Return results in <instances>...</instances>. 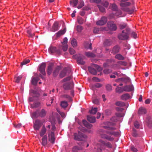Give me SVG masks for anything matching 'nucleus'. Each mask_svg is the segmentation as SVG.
<instances>
[{
    "instance_id": "f257e3e1",
    "label": "nucleus",
    "mask_w": 152,
    "mask_h": 152,
    "mask_svg": "<svg viewBox=\"0 0 152 152\" xmlns=\"http://www.w3.org/2000/svg\"><path fill=\"white\" fill-rule=\"evenodd\" d=\"M131 33L130 29L126 28L125 30L122 31V32L118 34V38L121 40H127L129 38V34Z\"/></svg>"
},
{
    "instance_id": "f03ea898",
    "label": "nucleus",
    "mask_w": 152,
    "mask_h": 152,
    "mask_svg": "<svg viewBox=\"0 0 152 152\" xmlns=\"http://www.w3.org/2000/svg\"><path fill=\"white\" fill-rule=\"evenodd\" d=\"M107 131L103 129H100L98 130V133L99 134L101 138L106 139L110 141H113V138L105 134V133H107Z\"/></svg>"
},
{
    "instance_id": "7ed1b4c3",
    "label": "nucleus",
    "mask_w": 152,
    "mask_h": 152,
    "mask_svg": "<svg viewBox=\"0 0 152 152\" xmlns=\"http://www.w3.org/2000/svg\"><path fill=\"white\" fill-rule=\"evenodd\" d=\"M131 3L129 2H122L120 4V5L121 7V9L124 11L129 12L130 13H132L134 11L133 10H130L126 7L130 6Z\"/></svg>"
},
{
    "instance_id": "20e7f679",
    "label": "nucleus",
    "mask_w": 152,
    "mask_h": 152,
    "mask_svg": "<svg viewBox=\"0 0 152 152\" xmlns=\"http://www.w3.org/2000/svg\"><path fill=\"white\" fill-rule=\"evenodd\" d=\"M74 139L78 141L83 140V138L86 137V135L80 132H78V133H74Z\"/></svg>"
},
{
    "instance_id": "39448f33",
    "label": "nucleus",
    "mask_w": 152,
    "mask_h": 152,
    "mask_svg": "<svg viewBox=\"0 0 152 152\" xmlns=\"http://www.w3.org/2000/svg\"><path fill=\"white\" fill-rule=\"evenodd\" d=\"M74 87V83L73 82L66 83L63 85L64 88L66 90H71Z\"/></svg>"
},
{
    "instance_id": "423d86ee",
    "label": "nucleus",
    "mask_w": 152,
    "mask_h": 152,
    "mask_svg": "<svg viewBox=\"0 0 152 152\" xmlns=\"http://www.w3.org/2000/svg\"><path fill=\"white\" fill-rule=\"evenodd\" d=\"M45 67L46 64L45 63H42L39 66V70L41 74L44 75H46L45 72Z\"/></svg>"
},
{
    "instance_id": "0eeeda50",
    "label": "nucleus",
    "mask_w": 152,
    "mask_h": 152,
    "mask_svg": "<svg viewBox=\"0 0 152 152\" xmlns=\"http://www.w3.org/2000/svg\"><path fill=\"white\" fill-rule=\"evenodd\" d=\"M107 21V17L105 16H103L100 20L97 22L96 24L97 25H103L106 24Z\"/></svg>"
},
{
    "instance_id": "6e6552de",
    "label": "nucleus",
    "mask_w": 152,
    "mask_h": 152,
    "mask_svg": "<svg viewBox=\"0 0 152 152\" xmlns=\"http://www.w3.org/2000/svg\"><path fill=\"white\" fill-rule=\"evenodd\" d=\"M42 126V123L40 120L37 119L35 120L34 124V128L36 130H39Z\"/></svg>"
},
{
    "instance_id": "1a4fd4ad",
    "label": "nucleus",
    "mask_w": 152,
    "mask_h": 152,
    "mask_svg": "<svg viewBox=\"0 0 152 152\" xmlns=\"http://www.w3.org/2000/svg\"><path fill=\"white\" fill-rule=\"evenodd\" d=\"M85 59V57L83 55H81L77 57V62L78 64L81 65H84L85 62L84 60Z\"/></svg>"
},
{
    "instance_id": "9d476101",
    "label": "nucleus",
    "mask_w": 152,
    "mask_h": 152,
    "mask_svg": "<svg viewBox=\"0 0 152 152\" xmlns=\"http://www.w3.org/2000/svg\"><path fill=\"white\" fill-rule=\"evenodd\" d=\"M107 26L110 30L113 31H115L117 29L116 25L112 22H108L107 23Z\"/></svg>"
},
{
    "instance_id": "9b49d317",
    "label": "nucleus",
    "mask_w": 152,
    "mask_h": 152,
    "mask_svg": "<svg viewBox=\"0 0 152 152\" xmlns=\"http://www.w3.org/2000/svg\"><path fill=\"white\" fill-rule=\"evenodd\" d=\"M48 140L52 143L53 144L55 140L54 134L53 132H51L48 133Z\"/></svg>"
},
{
    "instance_id": "f8f14e48",
    "label": "nucleus",
    "mask_w": 152,
    "mask_h": 152,
    "mask_svg": "<svg viewBox=\"0 0 152 152\" xmlns=\"http://www.w3.org/2000/svg\"><path fill=\"white\" fill-rule=\"evenodd\" d=\"M49 51L50 53H56L58 54H61V51L59 50H57L56 48L55 47L50 46L49 49Z\"/></svg>"
},
{
    "instance_id": "ddd939ff",
    "label": "nucleus",
    "mask_w": 152,
    "mask_h": 152,
    "mask_svg": "<svg viewBox=\"0 0 152 152\" xmlns=\"http://www.w3.org/2000/svg\"><path fill=\"white\" fill-rule=\"evenodd\" d=\"M58 23L56 21L55 22L50 29V31L53 32L56 31L58 30Z\"/></svg>"
},
{
    "instance_id": "4468645a",
    "label": "nucleus",
    "mask_w": 152,
    "mask_h": 152,
    "mask_svg": "<svg viewBox=\"0 0 152 152\" xmlns=\"http://www.w3.org/2000/svg\"><path fill=\"white\" fill-rule=\"evenodd\" d=\"M120 49V46L118 45L114 46L111 50V53L113 54L117 53L119 52Z\"/></svg>"
},
{
    "instance_id": "2eb2a0df",
    "label": "nucleus",
    "mask_w": 152,
    "mask_h": 152,
    "mask_svg": "<svg viewBox=\"0 0 152 152\" xmlns=\"http://www.w3.org/2000/svg\"><path fill=\"white\" fill-rule=\"evenodd\" d=\"M124 87V91H125L130 92L134 90V87L132 85L126 86Z\"/></svg>"
},
{
    "instance_id": "dca6fc26",
    "label": "nucleus",
    "mask_w": 152,
    "mask_h": 152,
    "mask_svg": "<svg viewBox=\"0 0 152 152\" xmlns=\"http://www.w3.org/2000/svg\"><path fill=\"white\" fill-rule=\"evenodd\" d=\"M39 117L43 118L45 117L46 115V111L43 109L41 110H39Z\"/></svg>"
},
{
    "instance_id": "f3484780",
    "label": "nucleus",
    "mask_w": 152,
    "mask_h": 152,
    "mask_svg": "<svg viewBox=\"0 0 152 152\" xmlns=\"http://www.w3.org/2000/svg\"><path fill=\"white\" fill-rule=\"evenodd\" d=\"M31 116L33 118H37L39 117V110H37L35 111H34L31 113Z\"/></svg>"
},
{
    "instance_id": "a211bd4d",
    "label": "nucleus",
    "mask_w": 152,
    "mask_h": 152,
    "mask_svg": "<svg viewBox=\"0 0 152 152\" xmlns=\"http://www.w3.org/2000/svg\"><path fill=\"white\" fill-rule=\"evenodd\" d=\"M53 67V64L51 63L49 64L47 70V74L48 75L51 74Z\"/></svg>"
},
{
    "instance_id": "6ab92c4d",
    "label": "nucleus",
    "mask_w": 152,
    "mask_h": 152,
    "mask_svg": "<svg viewBox=\"0 0 152 152\" xmlns=\"http://www.w3.org/2000/svg\"><path fill=\"white\" fill-rule=\"evenodd\" d=\"M61 67L59 66H57L53 72V75L54 77H56L60 70Z\"/></svg>"
},
{
    "instance_id": "aec40b11",
    "label": "nucleus",
    "mask_w": 152,
    "mask_h": 152,
    "mask_svg": "<svg viewBox=\"0 0 152 152\" xmlns=\"http://www.w3.org/2000/svg\"><path fill=\"white\" fill-rule=\"evenodd\" d=\"M130 97V95L128 93H126L122 95L121 96V99L123 100H126Z\"/></svg>"
},
{
    "instance_id": "412c9836",
    "label": "nucleus",
    "mask_w": 152,
    "mask_h": 152,
    "mask_svg": "<svg viewBox=\"0 0 152 152\" xmlns=\"http://www.w3.org/2000/svg\"><path fill=\"white\" fill-rule=\"evenodd\" d=\"M113 43L112 41L110 39H106L104 42V45L105 46H108L112 45Z\"/></svg>"
},
{
    "instance_id": "4be33fe9",
    "label": "nucleus",
    "mask_w": 152,
    "mask_h": 152,
    "mask_svg": "<svg viewBox=\"0 0 152 152\" xmlns=\"http://www.w3.org/2000/svg\"><path fill=\"white\" fill-rule=\"evenodd\" d=\"M67 72V70L66 68H64L60 73L59 77L61 78L63 77L66 75Z\"/></svg>"
},
{
    "instance_id": "5701e85b",
    "label": "nucleus",
    "mask_w": 152,
    "mask_h": 152,
    "mask_svg": "<svg viewBox=\"0 0 152 152\" xmlns=\"http://www.w3.org/2000/svg\"><path fill=\"white\" fill-rule=\"evenodd\" d=\"M87 120L91 123H94L96 121V118L94 116L88 115L87 116Z\"/></svg>"
},
{
    "instance_id": "b1692460",
    "label": "nucleus",
    "mask_w": 152,
    "mask_h": 152,
    "mask_svg": "<svg viewBox=\"0 0 152 152\" xmlns=\"http://www.w3.org/2000/svg\"><path fill=\"white\" fill-rule=\"evenodd\" d=\"M83 123L84 126L88 129H91L92 126V124L88 123L86 120H83Z\"/></svg>"
},
{
    "instance_id": "393cba45",
    "label": "nucleus",
    "mask_w": 152,
    "mask_h": 152,
    "mask_svg": "<svg viewBox=\"0 0 152 152\" xmlns=\"http://www.w3.org/2000/svg\"><path fill=\"white\" fill-rule=\"evenodd\" d=\"M33 29V27H30L29 28V29L27 30V32L28 34V37H33V36L34 35V33H31V31Z\"/></svg>"
},
{
    "instance_id": "a878e982",
    "label": "nucleus",
    "mask_w": 152,
    "mask_h": 152,
    "mask_svg": "<svg viewBox=\"0 0 152 152\" xmlns=\"http://www.w3.org/2000/svg\"><path fill=\"white\" fill-rule=\"evenodd\" d=\"M107 133L111 135H114L115 136H119V133L118 132H110L109 131H107Z\"/></svg>"
},
{
    "instance_id": "bb28decb",
    "label": "nucleus",
    "mask_w": 152,
    "mask_h": 152,
    "mask_svg": "<svg viewBox=\"0 0 152 152\" xmlns=\"http://www.w3.org/2000/svg\"><path fill=\"white\" fill-rule=\"evenodd\" d=\"M66 31V28H64L63 30L59 31L57 33H56V37H59L61 35L64 34L65 33Z\"/></svg>"
},
{
    "instance_id": "cd10ccee",
    "label": "nucleus",
    "mask_w": 152,
    "mask_h": 152,
    "mask_svg": "<svg viewBox=\"0 0 152 152\" xmlns=\"http://www.w3.org/2000/svg\"><path fill=\"white\" fill-rule=\"evenodd\" d=\"M85 55L89 58H94L95 57V55L93 53L90 52H86Z\"/></svg>"
},
{
    "instance_id": "c85d7f7f",
    "label": "nucleus",
    "mask_w": 152,
    "mask_h": 152,
    "mask_svg": "<svg viewBox=\"0 0 152 152\" xmlns=\"http://www.w3.org/2000/svg\"><path fill=\"white\" fill-rule=\"evenodd\" d=\"M47 137L46 135L44 136L42 138V144L43 146H45L47 144Z\"/></svg>"
},
{
    "instance_id": "c756f323",
    "label": "nucleus",
    "mask_w": 152,
    "mask_h": 152,
    "mask_svg": "<svg viewBox=\"0 0 152 152\" xmlns=\"http://www.w3.org/2000/svg\"><path fill=\"white\" fill-rule=\"evenodd\" d=\"M146 111L145 109L142 108H140L138 111V114L139 115H142L143 114H146Z\"/></svg>"
},
{
    "instance_id": "7c9ffc66",
    "label": "nucleus",
    "mask_w": 152,
    "mask_h": 152,
    "mask_svg": "<svg viewBox=\"0 0 152 152\" xmlns=\"http://www.w3.org/2000/svg\"><path fill=\"white\" fill-rule=\"evenodd\" d=\"M41 103L39 102H34L33 104H31V108H35L38 107L40 106Z\"/></svg>"
},
{
    "instance_id": "2f4dec72",
    "label": "nucleus",
    "mask_w": 152,
    "mask_h": 152,
    "mask_svg": "<svg viewBox=\"0 0 152 152\" xmlns=\"http://www.w3.org/2000/svg\"><path fill=\"white\" fill-rule=\"evenodd\" d=\"M121 81L122 82H123L125 83H129L131 81L130 78L128 77H122L121 78Z\"/></svg>"
},
{
    "instance_id": "473e14b6",
    "label": "nucleus",
    "mask_w": 152,
    "mask_h": 152,
    "mask_svg": "<svg viewBox=\"0 0 152 152\" xmlns=\"http://www.w3.org/2000/svg\"><path fill=\"white\" fill-rule=\"evenodd\" d=\"M30 93L33 94L32 95V96H35V97L38 98L39 96V94L37 91L33 90H31L30 91Z\"/></svg>"
},
{
    "instance_id": "72a5a7b5",
    "label": "nucleus",
    "mask_w": 152,
    "mask_h": 152,
    "mask_svg": "<svg viewBox=\"0 0 152 152\" xmlns=\"http://www.w3.org/2000/svg\"><path fill=\"white\" fill-rule=\"evenodd\" d=\"M46 130L45 126H44L39 132V134L41 137H42L46 132Z\"/></svg>"
},
{
    "instance_id": "f704fd0d",
    "label": "nucleus",
    "mask_w": 152,
    "mask_h": 152,
    "mask_svg": "<svg viewBox=\"0 0 152 152\" xmlns=\"http://www.w3.org/2000/svg\"><path fill=\"white\" fill-rule=\"evenodd\" d=\"M88 69L90 73L94 75H95L96 74V70L93 68H92L91 67H88Z\"/></svg>"
},
{
    "instance_id": "c9c22d12",
    "label": "nucleus",
    "mask_w": 152,
    "mask_h": 152,
    "mask_svg": "<svg viewBox=\"0 0 152 152\" xmlns=\"http://www.w3.org/2000/svg\"><path fill=\"white\" fill-rule=\"evenodd\" d=\"M116 91L118 93H121L124 91V87H117L116 89Z\"/></svg>"
},
{
    "instance_id": "e433bc0d",
    "label": "nucleus",
    "mask_w": 152,
    "mask_h": 152,
    "mask_svg": "<svg viewBox=\"0 0 152 152\" xmlns=\"http://www.w3.org/2000/svg\"><path fill=\"white\" fill-rule=\"evenodd\" d=\"M115 58L119 60H124L125 59V58L121 54H118L116 55Z\"/></svg>"
},
{
    "instance_id": "4c0bfd02",
    "label": "nucleus",
    "mask_w": 152,
    "mask_h": 152,
    "mask_svg": "<svg viewBox=\"0 0 152 152\" xmlns=\"http://www.w3.org/2000/svg\"><path fill=\"white\" fill-rule=\"evenodd\" d=\"M39 79L38 77L33 78L31 80L32 84L34 85H36Z\"/></svg>"
},
{
    "instance_id": "58836bf2",
    "label": "nucleus",
    "mask_w": 152,
    "mask_h": 152,
    "mask_svg": "<svg viewBox=\"0 0 152 152\" xmlns=\"http://www.w3.org/2000/svg\"><path fill=\"white\" fill-rule=\"evenodd\" d=\"M68 105L67 102L65 101H61V106L62 108L66 107Z\"/></svg>"
},
{
    "instance_id": "ea45409f",
    "label": "nucleus",
    "mask_w": 152,
    "mask_h": 152,
    "mask_svg": "<svg viewBox=\"0 0 152 152\" xmlns=\"http://www.w3.org/2000/svg\"><path fill=\"white\" fill-rule=\"evenodd\" d=\"M115 104L118 106L124 107L125 105V104L124 102L121 101H118L115 103Z\"/></svg>"
},
{
    "instance_id": "a19ab883",
    "label": "nucleus",
    "mask_w": 152,
    "mask_h": 152,
    "mask_svg": "<svg viewBox=\"0 0 152 152\" xmlns=\"http://www.w3.org/2000/svg\"><path fill=\"white\" fill-rule=\"evenodd\" d=\"M97 108H92L91 110L89 111V112L92 114H95L97 112Z\"/></svg>"
},
{
    "instance_id": "79ce46f5",
    "label": "nucleus",
    "mask_w": 152,
    "mask_h": 152,
    "mask_svg": "<svg viewBox=\"0 0 152 152\" xmlns=\"http://www.w3.org/2000/svg\"><path fill=\"white\" fill-rule=\"evenodd\" d=\"M61 97L66 99L69 101H70L72 100L70 96L69 95L67 94L63 95L61 96Z\"/></svg>"
},
{
    "instance_id": "37998d69",
    "label": "nucleus",
    "mask_w": 152,
    "mask_h": 152,
    "mask_svg": "<svg viewBox=\"0 0 152 152\" xmlns=\"http://www.w3.org/2000/svg\"><path fill=\"white\" fill-rule=\"evenodd\" d=\"M71 44L73 47H76L77 45V42L76 40L75 39H73L71 41Z\"/></svg>"
},
{
    "instance_id": "c03bdc74",
    "label": "nucleus",
    "mask_w": 152,
    "mask_h": 152,
    "mask_svg": "<svg viewBox=\"0 0 152 152\" xmlns=\"http://www.w3.org/2000/svg\"><path fill=\"white\" fill-rule=\"evenodd\" d=\"M103 127L108 130H115L116 129L115 128L110 127V126H104Z\"/></svg>"
},
{
    "instance_id": "a18cd8bd",
    "label": "nucleus",
    "mask_w": 152,
    "mask_h": 152,
    "mask_svg": "<svg viewBox=\"0 0 152 152\" xmlns=\"http://www.w3.org/2000/svg\"><path fill=\"white\" fill-rule=\"evenodd\" d=\"M83 29V27L82 26L80 25H77L76 26V29L77 31L79 32H81Z\"/></svg>"
},
{
    "instance_id": "49530a36",
    "label": "nucleus",
    "mask_w": 152,
    "mask_h": 152,
    "mask_svg": "<svg viewBox=\"0 0 152 152\" xmlns=\"http://www.w3.org/2000/svg\"><path fill=\"white\" fill-rule=\"evenodd\" d=\"M117 63L119 65L123 66H126L127 64V63L125 61H119Z\"/></svg>"
},
{
    "instance_id": "de8ad7c7",
    "label": "nucleus",
    "mask_w": 152,
    "mask_h": 152,
    "mask_svg": "<svg viewBox=\"0 0 152 152\" xmlns=\"http://www.w3.org/2000/svg\"><path fill=\"white\" fill-rule=\"evenodd\" d=\"M94 66L97 69L98 71L100 72L102 70V68L97 65L94 64Z\"/></svg>"
},
{
    "instance_id": "09e8293b",
    "label": "nucleus",
    "mask_w": 152,
    "mask_h": 152,
    "mask_svg": "<svg viewBox=\"0 0 152 152\" xmlns=\"http://www.w3.org/2000/svg\"><path fill=\"white\" fill-rule=\"evenodd\" d=\"M22 77V75H20L16 77L15 82L17 83H18Z\"/></svg>"
},
{
    "instance_id": "8fccbe9b",
    "label": "nucleus",
    "mask_w": 152,
    "mask_h": 152,
    "mask_svg": "<svg viewBox=\"0 0 152 152\" xmlns=\"http://www.w3.org/2000/svg\"><path fill=\"white\" fill-rule=\"evenodd\" d=\"M30 61V60L28 59L24 60L21 63V65L22 66L23 65L28 63Z\"/></svg>"
},
{
    "instance_id": "3c124183",
    "label": "nucleus",
    "mask_w": 152,
    "mask_h": 152,
    "mask_svg": "<svg viewBox=\"0 0 152 152\" xmlns=\"http://www.w3.org/2000/svg\"><path fill=\"white\" fill-rule=\"evenodd\" d=\"M98 7L101 12H103L105 11V9L103 7L99 5H98Z\"/></svg>"
},
{
    "instance_id": "603ef678",
    "label": "nucleus",
    "mask_w": 152,
    "mask_h": 152,
    "mask_svg": "<svg viewBox=\"0 0 152 152\" xmlns=\"http://www.w3.org/2000/svg\"><path fill=\"white\" fill-rule=\"evenodd\" d=\"M72 77L71 76H69L66 77L64 79L62 80V82H65L67 81H69L72 79Z\"/></svg>"
},
{
    "instance_id": "864d4df0",
    "label": "nucleus",
    "mask_w": 152,
    "mask_h": 152,
    "mask_svg": "<svg viewBox=\"0 0 152 152\" xmlns=\"http://www.w3.org/2000/svg\"><path fill=\"white\" fill-rule=\"evenodd\" d=\"M92 44L91 43H87L86 45H85V47L86 48L88 49H90V50L92 49Z\"/></svg>"
},
{
    "instance_id": "5fc2aeb1",
    "label": "nucleus",
    "mask_w": 152,
    "mask_h": 152,
    "mask_svg": "<svg viewBox=\"0 0 152 152\" xmlns=\"http://www.w3.org/2000/svg\"><path fill=\"white\" fill-rule=\"evenodd\" d=\"M127 24L126 23H123L119 25V28L121 29H122L126 27L127 26Z\"/></svg>"
},
{
    "instance_id": "6e6d98bb",
    "label": "nucleus",
    "mask_w": 152,
    "mask_h": 152,
    "mask_svg": "<svg viewBox=\"0 0 152 152\" xmlns=\"http://www.w3.org/2000/svg\"><path fill=\"white\" fill-rule=\"evenodd\" d=\"M106 89L109 91H110L112 90V86L109 84H107L106 86Z\"/></svg>"
},
{
    "instance_id": "4d7b16f0",
    "label": "nucleus",
    "mask_w": 152,
    "mask_h": 152,
    "mask_svg": "<svg viewBox=\"0 0 152 152\" xmlns=\"http://www.w3.org/2000/svg\"><path fill=\"white\" fill-rule=\"evenodd\" d=\"M111 71L110 69H106L103 70V72L104 74H107L111 72Z\"/></svg>"
},
{
    "instance_id": "13d9d810",
    "label": "nucleus",
    "mask_w": 152,
    "mask_h": 152,
    "mask_svg": "<svg viewBox=\"0 0 152 152\" xmlns=\"http://www.w3.org/2000/svg\"><path fill=\"white\" fill-rule=\"evenodd\" d=\"M115 115L117 117H121L124 116V114L123 113H116Z\"/></svg>"
},
{
    "instance_id": "bf43d9fd",
    "label": "nucleus",
    "mask_w": 152,
    "mask_h": 152,
    "mask_svg": "<svg viewBox=\"0 0 152 152\" xmlns=\"http://www.w3.org/2000/svg\"><path fill=\"white\" fill-rule=\"evenodd\" d=\"M35 98H36L35 96H33L32 97H29L28 99V101L29 102H31L34 101L35 100H38V98L35 99Z\"/></svg>"
},
{
    "instance_id": "052dcab7",
    "label": "nucleus",
    "mask_w": 152,
    "mask_h": 152,
    "mask_svg": "<svg viewBox=\"0 0 152 152\" xmlns=\"http://www.w3.org/2000/svg\"><path fill=\"white\" fill-rule=\"evenodd\" d=\"M112 7L113 10H116L117 9V6L115 4H112Z\"/></svg>"
},
{
    "instance_id": "680f3d73",
    "label": "nucleus",
    "mask_w": 152,
    "mask_h": 152,
    "mask_svg": "<svg viewBox=\"0 0 152 152\" xmlns=\"http://www.w3.org/2000/svg\"><path fill=\"white\" fill-rule=\"evenodd\" d=\"M78 22L80 24H82L84 22V20L82 18H80L78 19Z\"/></svg>"
},
{
    "instance_id": "e2e57ef3",
    "label": "nucleus",
    "mask_w": 152,
    "mask_h": 152,
    "mask_svg": "<svg viewBox=\"0 0 152 152\" xmlns=\"http://www.w3.org/2000/svg\"><path fill=\"white\" fill-rule=\"evenodd\" d=\"M102 86V85L99 83H96L93 85V86L96 88H98L101 87Z\"/></svg>"
},
{
    "instance_id": "0e129e2a",
    "label": "nucleus",
    "mask_w": 152,
    "mask_h": 152,
    "mask_svg": "<svg viewBox=\"0 0 152 152\" xmlns=\"http://www.w3.org/2000/svg\"><path fill=\"white\" fill-rule=\"evenodd\" d=\"M57 111L59 113V114L61 115L62 118H65V117L66 116V115L64 113L58 110H57Z\"/></svg>"
},
{
    "instance_id": "69168bd1",
    "label": "nucleus",
    "mask_w": 152,
    "mask_h": 152,
    "mask_svg": "<svg viewBox=\"0 0 152 152\" xmlns=\"http://www.w3.org/2000/svg\"><path fill=\"white\" fill-rule=\"evenodd\" d=\"M131 36L133 38L136 39L137 37V34L134 31H132L131 33Z\"/></svg>"
},
{
    "instance_id": "338daca9",
    "label": "nucleus",
    "mask_w": 152,
    "mask_h": 152,
    "mask_svg": "<svg viewBox=\"0 0 152 152\" xmlns=\"http://www.w3.org/2000/svg\"><path fill=\"white\" fill-rule=\"evenodd\" d=\"M84 5V2L83 1H81L80 3V4L77 7V8L78 9H80L82 8L83 7Z\"/></svg>"
},
{
    "instance_id": "774afa93",
    "label": "nucleus",
    "mask_w": 152,
    "mask_h": 152,
    "mask_svg": "<svg viewBox=\"0 0 152 152\" xmlns=\"http://www.w3.org/2000/svg\"><path fill=\"white\" fill-rule=\"evenodd\" d=\"M69 51L71 54L72 55L75 53V51L72 48H69Z\"/></svg>"
}]
</instances>
